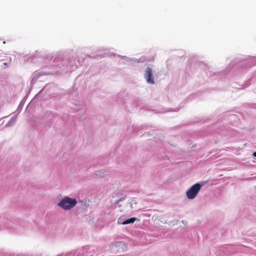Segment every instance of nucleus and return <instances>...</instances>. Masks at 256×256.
Returning <instances> with one entry per match:
<instances>
[{"instance_id":"6","label":"nucleus","mask_w":256,"mask_h":256,"mask_svg":"<svg viewBox=\"0 0 256 256\" xmlns=\"http://www.w3.org/2000/svg\"><path fill=\"white\" fill-rule=\"evenodd\" d=\"M253 156H254L256 157V152L253 153Z\"/></svg>"},{"instance_id":"2","label":"nucleus","mask_w":256,"mask_h":256,"mask_svg":"<svg viewBox=\"0 0 256 256\" xmlns=\"http://www.w3.org/2000/svg\"><path fill=\"white\" fill-rule=\"evenodd\" d=\"M200 188L201 186L199 184L196 183L194 184L190 189L186 192V195L187 198L190 200L194 198L200 192Z\"/></svg>"},{"instance_id":"1","label":"nucleus","mask_w":256,"mask_h":256,"mask_svg":"<svg viewBox=\"0 0 256 256\" xmlns=\"http://www.w3.org/2000/svg\"><path fill=\"white\" fill-rule=\"evenodd\" d=\"M76 204V201L75 199L66 196L58 203V205L64 210H68L74 207Z\"/></svg>"},{"instance_id":"7","label":"nucleus","mask_w":256,"mask_h":256,"mask_svg":"<svg viewBox=\"0 0 256 256\" xmlns=\"http://www.w3.org/2000/svg\"><path fill=\"white\" fill-rule=\"evenodd\" d=\"M96 175H98V176H102V175L100 174H97Z\"/></svg>"},{"instance_id":"5","label":"nucleus","mask_w":256,"mask_h":256,"mask_svg":"<svg viewBox=\"0 0 256 256\" xmlns=\"http://www.w3.org/2000/svg\"><path fill=\"white\" fill-rule=\"evenodd\" d=\"M124 245V242H116L112 245V248L114 246L120 247V246H122Z\"/></svg>"},{"instance_id":"3","label":"nucleus","mask_w":256,"mask_h":256,"mask_svg":"<svg viewBox=\"0 0 256 256\" xmlns=\"http://www.w3.org/2000/svg\"><path fill=\"white\" fill-rule=\"evenodd\" d=\"M145 78L146 82L150 84H154V79L152 77V71L150 68H147L146 70Z\"/></svg>"},{"instance_id":"4","label":"nucleus","mask_w":256,"mask_h":256,"mask_svg":"<svg viewBox=\"0 0 256 256\" xmlns=\"http://www.w3.org/2000/svg\"><path fill=\"white\" fill-rule=\"evenodd\" d=\"M136 218H128V220L124 221L123 222H122V224L124 225L130 224H132L136 221Z\"/></svg>"}]
</instances>
